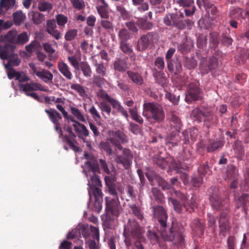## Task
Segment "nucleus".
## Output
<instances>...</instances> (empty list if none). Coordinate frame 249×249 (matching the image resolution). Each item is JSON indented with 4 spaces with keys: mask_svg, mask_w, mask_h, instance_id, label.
Returning a JSON list of instances; mask_svg holds the SVG:
<instances>
[{
    "mask_svg": "<svg viewBox=\"0 0 249 249\" xmlns=\"http://www.w3.org/2000/svg\"><path fill=\"white\" fill-rule=\"evenodd\" d=\"M153 212L160 224V232L162 239L165 241H172L175 244H181L184 240L183 233L185 230L183 227L172 226L168 231H166L168 216L165 210L162 206H157L153 207Z\"/></svg>",
    "mask_w": 249,
    "mask_h": 249,
    "instance_id": "f257e3e1",
    "label": "nucleus"
},
{
    "mask_svg": "<svg viewBox=\"0 0 249 249\" xmlns=\"http://www.w3.org/2000/svg\"><path fill=\"white\" fill-rule=\"evenodd\" d=\"M116 178L113 176L105 177V182L108 193L115 197L110 199H109L108 197H105L107 216L111 220L113 219L114 217H110V215L117 217L122 210L117 192L122 194L124 191L121 183H116Z\"/></svg>",
    "mask_w": 249,
    "mask_h": 249,
    "instance_id": "f03ea898",
    "label": "nucleus"
},
{
    "mask_svg": "<svg viewBox=\"0 0 249 249\" xmlns=\"http://www.w3.org/2000/svg\"><path fill=\"white\" fill-rule=\"evenodd\" d=\"M145 230L134 218L129 219L124 226L123 236L125 246L129 248L135 240L134 246L137 249H144L141 242L145 240Z\"/></svg>",
    "mask_w": 249,
    "mask_h": 249,
    "instance_id": "7ed1b4c3",
    "label": "nucleus"
},
{
    "mask_svg": "<svg viewBox=\"0 0 249 249\" xmlns=\"http://www.w3.org/2000/svg\"><path fill=\"white\" fill-rule=\"evenodd\" d=\"M97 96L102 101L100 103L99 107L103 115L106 113L108 116H110L111 107L121 113L125 118L128 117L127 111L121 105V103L116 99L111 97L105 90L100 89L97 92Z\"/></svg>",
    "mask_w": 249,
    "mask_h": 249,
    "instance_id": "20e7f679",
    "label": "nucleus"
},
{
    "mask_svg": "<svg viewBox=\"0 0 249 249\" xmlns=\"http://www.w3.org/2000/svg\"><path fill=\"white\" fill-rule=\"evenodd\" d=\"M97 96L102 101L100 103L99 107L103 115L106 113L108 116H110L111 107L121 113L125 118L128 117L127 111L121 105V103L116 99L111 97L105 90L100 89L97 92Z\"/></svg>",
    "mask_w": 249,
    "mask_h": 249,
    "instance_id": "39448f33",
    "label": "nucleus"
},
{
    "mask_svg": "<svg viewBox=\"0 0 249 249\" xmlns=\"http://www.w3.org/2000/svg\"><path fill=\"white\" fill-rule=\"evenodd\" d=\"M143 115L153 120L155 122L160 124L165 119V112L163 107L154 102H145L143 105Z\"/></svg>",
    "mask_w": 249,
    "mask_h": 249,
    "instance_id": "423d86ee",
    "label": "nucleus"
},
{
    "mask_svg": "<svg viewBox=\"0 0 249 249\" xmlns=\"http://www.w3.org/2000/svg\"><path fill=\"white\" fill-rule=\"evenodd\" d=\"M87 169L88 173L91 176L90 181L88 185L89 189L88 190L90 200L91 199V193H94L95 189H101L102 182L99 177L96 174L99 172V168L97 163L88 161L86 162Z\"/></svg>",
    "mask_w": 249,
    "mask_h": 249,
    "instance_id": "0eeeda50",
    "label": "nucleus"
},
{
    "mask_svg": "<svg viewBox=\"0 0 249 249\" xmlns=\"http://www.w3.org/2000/svg\"><path fill=\"white\" fill-rule=\"evenodd\" d=\"M16 47L14 45L6 44L4 46H0V58L1 59L8 60L5 68H11L18 66L21 61L17 54L14 52Z\"/></svg>",
    "mask_w": 249,
    "mask_h": 249,
    "instance_id": "6e6552de",
    "label": "nucleus"
},
{
    "mask_svg": "<svg viewBox=\"0 0 249 249\" xmlns=\"http://www.w3.org/2000/svg\"><path fill=\"white\" fill-rule=\"evenodd\" d=\"M163 21L166 25L175 27L179 30L186 27L191 29L194 24V22L191 19H179L178 15L174 13L166 15L163 18Z\"/></svg>",
    "mask_w": 249,
    "mask_h": 249,
    "instance_id": "1a4fd4ad",
    "label": "nucleus"
},
{
    "mask_svg": "<svg viewBox=\"0 0 249 249\" xmlns=\"http://www.w3.org/2000/svg\"><path fill=\"white\" fill-rule=\"evenodd\" d=\"M107 140L120 150L123 148L122 144H124L128 142L127 136L120 130H109L107 132Z\"/></svg>",
    "mask_w": 249,
    "mask_h": 249,
    "instance_id": "9d476101",
    "label": "nucleus"
},
{
    "mask_svg": "<svg viewBox=\"0 0 249 249\" xmlns=\"http://www.w3.org/2000/svg\"><path fill=\"white\" fill-rule=\"evenodd\" d=\"M213 209L221 212H230V205L226 198L221 197L218 193H214L210 197Z\"/></svg>",
    "mask_w": 249,
    "mask_h": 249,
    "instance_id": "9b49d317",
    "label": "nucleus"
},
{
    "mask_svg": "<svg viewBox=\"0 0 249 249\" xmlns=\"http://www.w3.org/2000/svg\"><path fill=\"white\" fill-rule=\"evenodd\" d=\"M158 34L155 32H149L142 35L138 39L136 50L139 52L145 51L157 40Z\"/></svg>",
    "mask_w": 249,
    "mask_h": 249,
    "instance_id": "f8f14e48",
    "label": "nucleus"
},
{
    "mask_svg": "<svg viewBox=\"0 0 249 249\" xmlns=\"http://www.w3.org/2000/svg\"><path fill=\"white\" fill-rule=\"evenodd\" d=\"M18 87L20 90H22L28 96H30L35 100L38 101L39 97L35 92H29L31 91L41 90L46 91L47 90L39 83L31 82L25 84L20 83L18 84Z\"/></svg>",
    "mask_w": 249,
    "mask_h": 249,
    "instance_id": "ddd939ff",
    "label": "nucleus"
},
{
    "mask_svg": "<svg viewBox=\"0 0 249 249\" xmlns=\"http://www.w3.org/2000/svg\"><path fill=\"white\" fill-rule=\"evenodd\" d=\"M201 92L202 91L199 87L198 83H190L187 88L185 101L189 103L200 99Z\"/></svg>",
    "mask_w": 249,
    "mask_h": 249,
    "instance_id": "4468645a",
    "label": "nucleus"
},
{
    "mask_svg": "<svg viewBox=\"0 0 249 249\" xmlns=\"http://www.w3.org/2000/svg\"><path fill=\"white\" fill-rule=\"evenodd\" d=\"M173 194L179 199L183 204V207L186 211L192 213L194 211L195 208L196 207V199L193 196L190 199H188L186 194L183 193L180 191L173 190Z\"/></svg>",
    "mask_w": 249,
    "mask_h": 249,
    "instance_id": "2eb2a0df",
    "label": "nucleus"
},
{
    "mask_svg": "<svg viewBox=\"0 0 249 249\" xmlns=\"http://www.w3.org/2000/svg\"><path fill=\"white\" fill-rule=\"evenodd\" d=\"M122 155H116L114 160L117 164H121L125 169L130 168L133 158V154L130 149L123 148Z\"/></svg>",
    "mask_w": 249,
    "mask_h": 249,
    "instance_id": "dca6fc26",
    "label": "nucleus"
},
{
    "mask_svg": "<svg viewBox=\"0 0 249 249\" xmlns=\"http://www.w3.org/2000/svg\"><path fill=\"white\" fill-rule=\"evenodd\" d=\"M45 112L47 114L49 119L54 124V128L59 134V137L63 136L62 129L59 120H61L62 116L55 109L50 108L45 109Z\"/></svg>",
    "mask_w": 249,
    "mask_h": 249,
    "instance_id": "f3484780",
    "label": "nucleus"
},
{
    "mask_svg": "<svg viewBox=\"0 0 249 249\" xmlns=\"http://www.w3.org/2000/svg\"><path fill=\"white\" fill-rule=\"evenodd\" d=\"M218 59L216 57L203 58L200 64V70L202 73L205 74L216 68Z\"/></svg>",
    "mask_w": 249,
    "mask_h": 249,
    "instance_id": "a211bd4d",
    "label": "nucleus"
},
{
    "mask_svg": "<svg viewBox=\"0 0 249 249\" xmlns=\"http://www.w3.org/2000/svg\"><path fill=\"white\" fill-rule=\"evenodd\" d=\"M230 212H221L219 215L218 220L220 229L219 235L224 238L226 236L227 231L231 228L229 216Z\"/></svg>",
    "mask_w": 249,
    "mask_h": 249,
    "instance_id": "6ab92c4d",
    "label": "nucleus"
},
{
    "mask_svg": "<svg viewBox=\"0 0 249 249\" xmlns=\"http://www.w3.org/2000/svg\"><path fill=\"white\" fill-rule=\"evenodd\" d=\"M234 203L237 209L242 208V211L247 212L248 209L247 204L249 202V194L242 193L241 195L234 196Z\"/></svg>",
    "mask_w": 249,
    "mask_h": 249,
    "instance_id": "aec40b11",
    "label": "nucleus"
},
{
    "mask_svg": "<svg viewBox=\"0 0 249 249\" xmlns=\"http://www.w3.org/2000/svg\"><path fill=\"white\" fill-rule=\"evenodd\" d=\"M196 3L199 8L203 5L207 14L212 15V18L217 15L218 11L217 7L210 0H197Z\"/></svg>",
    "mask_w": 249,
    "mask_h": 249,
    "instance_id": "412c9836",
    "label": "nucleus"
},
{
    "mask_svg": "<svg viewBox=\"0 0 249 249\" xmlns=\"http://www.w3.org/2000/svg\"><path fill=\"white\" fill-rule=\"evenodd\" d=\"M103 195L101 189H95L94 193H91V196H93L94 198L93 210L98 213L102 209Z\"/></svg>",
    "mask_w": 249,
    "mask_h": 249,
    "instance_id": "4be33fe9",
    "label": "nucleus"
},
{
    "mask_svg": "<svg viewBox=\"0 0 249 249\" xmlns=\"http://www.w3.org/2000/svg\"><path fill=\"white\" fill-rule=\"evenodd\" d=\"M72 126L75 133L80 139H83L89 135V131L84 124L79 122H75V124H72Z\"/></svg>",
    "mask_w": 249,
    "mask_h": 249,
    "instance_id": "5701e85b",
    "label": "nucleus"
},
{
    "mask_svg": "<svg viewBox=\"0 0 249 249\" xmlns=\"http://www.w3.org/2000/svg\"><path fill=\"white\" fill-rule=\"evenodd\" d=\"M168 119L169 120L170 126L174 127L175 130H179L181 122L180 119L178 116L175 111H171L168 113Z\"/></svg>",
    "mask_w": 249,
    "mask_h": 249,
    "instance_id": "b1692460",
    "label": "nucleus"
},
{
    "mask_svg": "<svg viewBox=\"0 0 249 249\" xmlns=\"http://www.w3.org/2000/svg\"><path fill=\"white\" fill-rule=\"evenodd\" d=\"M217 121V117L211 110H205L202 122L209 128L212 124H214Z\"/></svg>",
    "mask_w": 249,
    "mask_h": 249,
    "instance_id": "393cba45",
    "label": "nucleus"
},
{
    "mask_svg": "<svg viewBox=\"0 0 249 249\" xmlns=\"http://www.w3.org/2000/svg\"><path fill=\"white\" fill-rule=\"evenodd\" d=\"M166 142L170 144L172 146H176L178 145V142L181 141V137L179 135V130H175L166 138Z\"/></svg>",
    "mask_w": 249,
    "mask_h": 249,
    "instance_id": "a878e982",
    "label": "nucleus"
},
{
    "mask_svg": "<svg viewBox=\"0 0 249 249\" xmlns=\"http://www.w3.org/2000/svg\"><path fill=\"white\" fill-rule=\"evenodd\" d=\"M224 144V142L222 140H210L207 146V151L209 153L215 152L222 148Z\"/></svg>",
    "mask_w": 249,
    "mask_h": 249,
    "instance_id": "bb28decb",
    "label": "nucleus"
},
{
    "mask_svg": "<svg viewBox=\"0 0 249 249\" xmlns=\"http://www.w3.org/2000/svg\"><path fill=\"white\" fill-rule=\"evenodd\" d=\"M192 231L196 234H202L205 229L204 222L199 219H195L191 224Z\"/></svg>",
    "mask_w": 249,
    "mask_h": 249,
    "instance_id": "cd10ccee",
    "label": "nucleus"
},
{
    "mask_svg": "<svg viewBox=\"0 0 249 249\" xmlns=\"http://www.w3.org/2000/svg\"><path fill=\"white\" fill-rule=\"evenodd\" d=\"M194 45V42L191 38H186L185 42L178 44V50L182 53L185 54L190 52Z\"/></svg>",
    "mask_w": 249,
    "mask_h": 249,
    "instance_id": "c85d7f7f",
    "label": "nucleus"
},
{
    "mask_svg": "<svg viewBox=\"0 0 249 249\" xmlns=\"http://www.w3.org/2000/svg\"><path fill=\"white\" fill-rule=\"evenodd\" d=\"M58 69L60 72L65 76L68 80H71L72 78V75L70 71L69 66L64 62H60L58 63Z\"/></svg>",
    "mask_w": 249,
    "mask_h": 249,
    "instance_id": "c756f323",
    "label": "nucleus"
},
{
    "mask_svg": "<svg viewBox=\"0 0 249 249\" xmlns=\"http://www.w3.org/2000/svg\"><path fill=\"white\" fill-rule=\"evenodd\" d=\"M234 152L237 158L242 160L245 155V151L241 142L236 141L233 145Z\"/></svg>",
    "mask_w": 249,
    "mask_h": 249,
    "instance_id": "7c9ffc66",
    "label": "nucleus"
},
{
    "mask_svg": "<svg viewBox=\"0 0 249 249\" xmlns=\"http://www.w3.org/2000/svg\"><path fill=\"white\" fill-rule=\"evenodd\" d=\"M36 76L46 83L53 82V74L49 71L43 69L36 73Z\"/></svg>",
    "mask_w": 249,
    "mask_h": 249,
    "instance_id": "2f4dec72",
    "label": "nucleus"
},
{
    "mask_svg": "<svg viewBox=\"0 0 249 249\" xmlns=\"http://www.w3.org/2000/svg\"><path fill=\"white\" fill-rule=\"evenodd\" d=\"M229 17L231 18L237 19H245L246 18L245 12L244 13L243 9L240 8H232L229 14Z\"/></svg>",
    "mask_w": 249,
    "mask_h": 249,
    "instance_id": "473e14b6",
    "label": "nucleus"
},
{
    "mask_svg": "<svg viewBox=\"0 0 249 249\" xmlns=\"http://www.w3.org/2000/svg\"><path fill=\"white\" fill-rule=\"evenodd\" d=\"M17 32L16 30L9 31L4 36H1V39L6 42L16 44Z\"/></svg>",
    "mask_w": 249,
    "mask_h": 249,
    "instance_id": "72a5a7b5",
    "label": "nucleus"
},
{
    "mask_svg": "<svg viewBox=\"0 0 249 249\" xmlns=\"http://www.w3.org/2000/svg\"><path fill=\"white\" fill-rule=\"evenodd\" d=\"M129 78L135 84L142 85L143 83V79L142 76L137 72H134L131 71H127Z\"/></svg>",
    "mask_w": 249,
    "mask_h": 249,
    "instance_id": "f704fd0d",
    "label": "nucleus"
},
{
    "mask_svg": "<svg viewBox=\"0 0 249 249\" xmlns=\"http://www.w3.org/2000/svg\"><path fill=\"white\" fill-rule=\"evenodd\" d=\"M119 42H127L132 37L131 34L126 28L119 30L118 33Z\"/></svg>",
    "mask_w": 249,
    "mask_h": 249,
    "instance_id": "c9c22d12",
    "label": "nucleus"
},
{
    "mask_svg": "<svg viewBox=\"0 0 249 249\" xmlns=\"http://www.w3.org/2000/svg\"><path fill=\"white\" fill-rule=\"evenodd\" d=\"M204 113L205 110H202L200 108L196 107L192 110L191 116L195 121L199 123L202 122Z\"/></svg>",
    "mask_w": 249,
    "mask_h": 249,
    "instance_id": "e433bc0d",
    "label": "nucleus"
},
{
    "mask_svg": "<svg viewBox=\"0 0 249 249\" xmlns=\"http://www.w3.org/2000/svg\"><path fill=\"white\" fill-rule=\"evenodd\" d=\"M114 68L115 71L120 72H124L127 69V64L125 60L118 59L114 63Z\"/></svg>",
    "mask_w": 249,
    "mask_h": 249,
    "instance_id": "4c0bfd02",
    "label": "nucleus"
},
{
    "mask_svg": "<svg viewBox=\"0 0 249 249\" xmlns=\"http://www.w3.org/2000/svg\"><path fill=\"white\" fill-rule=\"evenodd\" d=\"M151 192L155 200L158 203H162L164 201V196L161 192L157 188L152 189Z\"/></svg>",
    "mask_w": 249,
    "mask_h": 249,
    "instance_id": "58836bf2",
    "label": "nucleus"
},
{
    "mask_svg": "<svg viewBox=\"0 0 249 249\" xmlns=\"http://www.w3.org/2000/svg\"><path fill=\"white\" fill-rule=\"evenodd\" d=\"M80 70H81L83 72L84 76L89 77L91 76V69L89 64L87 62H81Z\"/></svg>",
    "mask_w": 249,
    "mask_h": 249,
    "instance_id": "ea45409f",
    "label": "nucleus"
},
{
    "mask_svg": "<svg viewBox=\"0 0 249 249\" xmlns=\"http://www.w3.org/2000/svg\"><path fill=\"white\" fill-rule=\"evenodd\" d=\"M138 26L140 29L143 30H148L151 29L153 27V24L146 19L141 18L137 20Z\"/></svg>",
    "mask_w": 249,
    "mask_h": 249,
    "instance_id": "a19ab883",
    "label": "nucleus"
},
{
    "mask_svg": "<svg viewBox=\"0 0 249 249\" xmlns=\"http://www.w3.org/2000/svg\"><path fill=\"white\" fill-rule=\"evenodd\" d=\"M128 206L135 216L139 220H142L144 217L141 208L136 206L135 204H129Z\"/></svg>",
    "mask_w": 249,
    "mask_h": 249,
    "instance_id": "79ce46f5",
    "label": "nucleus"
},
{
    "mask_svg": "<svg viewBox=\"0 0 249 249\" xmlns=\"http://www.w3.org/2000/svg\"><path fill=\"white\" fill-rule=\"evenodd\" d=\"M29 39L28 34L24 32L19 35L17 34L16 44L24 45L26 43Z\"/></svg>",
    "mask_w": 249,
    "mask_h": 249,
    "instance_id": "37998d69",
    "label": "nucleus"
},
{
    "mask_svg": "<svg viewBox=\"0 0 249 249\" xmlns=\"http://www.w3.org/2000/svg\"><path fill=\"white\" fill-rule=\"evenodd\" d=\"M197 169L199 173L202 175H210L212 172L208 161L200 163Z\"/></svg>",
    "mask_w": 249,
    "mask_h": 249,
    "instance_id": "c03bdc74",
    "label": "nucleus"
},
{
    "mask_svg": "<svg viewBox=\"0 0 249 249\" xmlns=\"http://www.w3.org/2000/svg\"><path fill=\"white\" fill-rule=\"evenodd\" d=\"M129 112L134 120L141 124H143V119L140 115L138 114L137 107H135L134 108H129Z\"/></svg>",
    "mask_w": 249,
    "mask_h": 249,
    "instance_id": "a18cd8bd",
    "label": "nucleus"
},
{
    "mask_svg": "<svg viewBox=\"0 0 249 249\" xmlns=\"http://www.w3.org/2000/svg\"><path fill=\"white\" fill-rule=\"evenodd\" d=\"M207 39L206 36L199 34L197 37L196 45L199 49H203L207 46Z\"/></svg>",
    "mask_w": 249,
    "mask_h": 249,
    "instance_id": "49530a36",
    "label": "nucleus"
},
{
    "mask_svg": "<svg viewBox=\"0 0 249 249\" xmlns=\"http://www.w3.org/2000/svg\"><path fill=\"white\" fill-rule=\"evenodd\" d=\"M119 48L124 53L128 55L133 53L132 46L127 42H119Z\"/></svg>",
    "mask_w": 249,
    "mask_h": 249,
    "instance_id": "de8ad7c7",
    "label": "nucleus"
},
{
    "mask_svg": "<svg viewBox=\"0 0 249 249\" xmlns=\"http://www.w3.org/2000/svg\"><path fill=\"white\" fill-rule=\"evenodd\" d=\"M169 202L172 204L176 212L178 213L182 212L183 206V204H181L178 200L173 197L169 198Z\"/></svg>",
    "mask_w": 249,
    "mask_h": 249,
    "instance_id": "09e8293b",
    "label": "nucleus"
},
{
    "mask_svg": "<svg viewBox=\"0 0 249 249\" xmlns=\"http://www.w3.org/2000/svg\"><path fill=\"white\" fill-rule=\"evenodd\" d=\"M71 113L79 121L85 122L86 119L80 110L75 107H71Z\"/></svg>",
    "mask_w": 249,
    "mask_h": 249,
    "instance_id": "8fccbe9b",
    "label": "nucleus"
},
{
    "mask_svg": "<svg viewBox=\"0 0 249 249\" xmlns=\"http://www.w3.org/2000/svg\"><path fill=\"white\" fill-rule=\"evenodd\" d=\"M237 169L233 165H229L227 170V176L228 178L235 179L237 175Z\"/></svg>",
    "mask_w": 249,
    "mask_h": 249,
    "instance_id": "3c124183",
    "label": "nucleus"
},
{
    "mask_svg": "<svg viewBox=\"0 0 249 249\" xmlns=\"http://www.w3.org/2000/svg\"><path fill=\"white\" fill-rule=\"evenodd\" d=\"M71 89L76 91L81 97H84L86 95L84 88L79 84H73L71 85Z\"/></svg>",
    "mask_w": 249,
    "mask_h": 249,
    "instance_id": "603ef678",
    "label": "nucleus"
},
{
    "mask_svg": "<svg viewBox=\"0 0 249 249\" xmlns=\"http://www.w3.org/2000/svg\"><path fill=\"white\" fill-rule=\"evenodd\" d=\"M25 17V15L21 11H18L13 14V20L16 25L20 24L23 21Z\"/></svg>",
    "mask_w": 249,
    "mask_h": 249,
    "instance_id": "864d4df0",
    "label": "nucleus"
},
{
    "mask_svg": "<svg viewBox=\"0 0 249 249\" xmlns=\"http://www.w3.org/2000/svg\"><path fill=\"white\" fill-rule=\"evenodd\" d=\"M71 136H68L67 135H64L63 134V136L61 137H59V138H61L63 141H65L67 144L69 145L70 148L72 149L73 151L75 152H77L79 151V147L76 146L74 145L73 142L70 139Z\"/></svg>",
    "mask_w": 249,
    "mask_h": 249,
    "instance_id": "5fc2aeb1",
    "label": "nucleus"
},
{
    "mask_svg": "<svg viewBox=\"0 0 249 249\" xmlns=\"http://www.w3.org/2000/svg\"><path fill=\"white\" fill-rule=\"evenodd\" d=\"M154 76L156 79V82L161 86H163L167 84V79L164 76L163 73L159 72L155 73Z\"/></svg>",
    "mask_w": 249,
    "mask_h": 249,
    "instance_id": "6e6d98bb",
    "label": "nucleus"
},
{
    "mask_svg": "<svg viewBox=\"0 0 249 249\" xmlns=\"http://www.w3.org/2000/svg\"><path fill=\"white\" fill-rule=\"evenodd\" d=\"M155 162L159 167L161 169H164L167 166H169L168 164V160L164 159L161 157H158L155 159Z\"/></svg>",
    "mask_w": 249,
    "mask_h": 249,
    "instance_id": "4d7b16f0",
    "label": "nucleus"
},
{
    "mask_svg": "<svg viewBox=\"0 0 249 249\" xmlns=\"http://www.w3.org/2000/svg\"><path fill=\"white\" fill-rule=\"evenodd\" d=\"M158 182H157L158 185L161 187L163 190H167L171 189L172 185H170L165 180L163 179L161 177H158Z\"/></svg>",
    "mask_w": 249,
    "mask_h": 249,
    "instance_id": "13d9d810",
    "label": "nucleus"
},
{
    "mask_svg": "<svg viewBox=\"0 0 249 249\" xmlns=\"http://www.w3.org/2000/svg\"><path fill=\"white\" fill-rule=\"evenodd\" d=\"M87 247L89 249H100L99 241L97 242L95 240L88 239L85 242Z\"/></svg>",
    "mask_w": 249,
    "mask_h": 249,
    "instance_id": "bf43d9fd",
    "label": "nucleus"
},
{
    "mask_svg": "<svg viewBox=\"0 0 249 249\" xmlns=\"http://www.w3.org/2000/svg\"><path fill=\"white\" fill-rule=\"evenodd\" d=\"M68 60L75 71L80 70L81 62L79 63L76 57L74 56H69Z\"/></svg>",
    "mask_w": 249,
    "mask_h": 249,
    "instance_id": "052dcab7",
    "label": "nucleus"
},
{
    "mask_svg": "<svg viewBox=\"0 0 249 249\" xmlns=\"http://www.w3.org/2000/svg\"><path fill=\"white\" fill-rule=\"evenodd\" d=\"M210 46L212 48L215 49L218 46L219 42L218 35L216 33H212L210 34Z\"/></svg>",
    "mask_w": 249,
    "mask_h": 249,
    "instance_id": "680f3d73",
    "label": "nucleus"
},
{
    "mask_svg": "<svg viewBox=\"0 0 249 249\" xmlns=\"http://www.w3.org/2000/svg\"><path fill=\"white\" fill-rule=\"evenodd\" d=\"M40 46V43L38 41L34 40L31 42V43L29 45H26L25 47V49L26 51L28 53H32Z\"/></svg>",
    "mask_w": 249,
    "mask_h": 249,
    "instance_id": "e2e57ef3",
    "label": "nucleus"
},
{
    "mask_svg": "<svg viewBox=\"0 0 249 249\" xmlns=\"http://www.w3.org/2000/svg\"><path fill=\"white\" fill-rule=\"evenodd\" d=\"M32 19L35 24H39L44 20V16L41 13L36 12L33 15Z\"/></svg>",
    "mask_w": 249,
    "mask_h": 249,
    "instance_id": "0e129e2a",
    "label": "nucleus"
},
{
    "mask_svg": "<svg viewBox=\"0 0 249 249\" xmlns=\"http://www.w3.org/2000/svg\"><path fill=\"white\" fill-rule=\"evenodd\" d=\"M95 66L96 67V72L97 74L101 76L106 75V68L103 63L96 64Z\"/></svg>",
    "mask_w": 249,
    "mask_h": 249,
    "instance_id": "69168bd1",
    "label": "nucleus"
},
{
    "mask_svg": "<svg viewBox=\"0 0 249 249\" xmlns=\"http://www.w3.org/2000/svg\"><path fill=\"white\" fill-rule=\"evenodd\" d=\"M196 61L193 58H187L185 61V67L189 70L195 69L196 67Z\"/></svg>",
    "mask_w": 249,
    "mask_h": 249,
    "instance_id": "338daca9",
    "label": "nucleus"
},
{
    "mask_svg": "<svg viewBox=\"0 0 249 249\" xmlns=\"http://www.w3.org/2000/svg\"><path fill=\"white\" fill-rule=\"evenodd\" d=\"M203 182V178L201 176H194L192 177L191 183L194 187H199Z\"/></svg>",
    "mask_w": 249,
    "mask_h": 249,
    "instance_id": "774afa93",
    "label": "nucleus"
}]
</instances>
